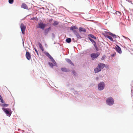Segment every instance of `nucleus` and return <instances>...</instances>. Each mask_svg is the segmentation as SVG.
<instances>
[{
	"mask_svg": "<svg viewBox=\"0 0 133 133\" xmlns=\"http://www.w3.org/2000/svg\"><path fill=\"white\" fill-rule=\"evenodd\" d=\"M102 34L106 37L109 38L111 41L113 42L114 41L113 40L112 38L109 35L111 36L114 38H116L117 37L115 35L113 34L111 32L107 31H104L102 33Z\"/></svg>",
	"mask_w": 133,
	"mask_h": 133,
	"instance_id": "1",
	"label": "nucleus"
},
{
	"mask_svg": "<svg viewBox=\"0 0 133 133\" xmlns=\"http://www.w3.org/2000/svg\"><path fill=\"white\" fill-rule=\"evenodd\" d=\"M2 109L7 116H11L12 112L10 109L3 108H2Z\"/></svg>",
	"mask_w": 133,
	"mask_h": 133,
	"instance_id": "2",
	"label": "nucleus"
},
{
	"mask_svg": "<svg viewBox=\"0 0 133 133\" xmlns=\"http://www.w3.org/2000/svg\"><path fill=\"white\" fill-rule=\"evenodd\" d=\"M114 101L111 97L108 98L106 100V102L107 104L109 105H111L114 103Z\"/></svg>",
	"mask_w": 133,
	"mask_h": 133,
	"instance_id": "3",
	"label": "nucleus"
},
{
	"mask_svg": "<svg viewBox=\"0 0 133 133\" xmlns=\"http://www.w3.org/2000/svg\"><path fill=\"white\" fill-rule=\"evenodd\" d=\"M104 87L105 85L103 82H101L98 84V89L99 90H103L104 89Z\"/></svg>",
	"mask_w": 133,
	"mask_h": 133,
	"instance_id": "4",
	"label": "nucleus"
},
{
	"mask_svg": "<svg viewBox=\"0 0 133 133\" xmlns=\"http://www.w3.org/2000/svg\"><path fill=\"white\" fill-rule=\"evenodd\" d=\"M100 54L99 52H97L96 54L92 53L91 54V56L92 58V59H94L97 58L99 55Z\"/></svg>",
	"mask_w": 133,
	"mask_h": 133,
	"instance_id": "5",
	"label": "nucleus"
},
{
	"mask_svg": "<svg viewBox=\"0 0 133 133\" xmlns=\"http://www.w3.org/2000/svg\"><path fill=\"white\" fill-rule=\"evenodd\" d=\"M20 28L22 33L23 34H24L25 33V31L26 28L24 24L22 23L20 26Z\"/></svg>",
	"mask_w": 133,
	"mask_h": 133,
	"instance_id": "6",
	"label": "nucleus"
},
{
	"mask_svg": "<svg viewBox=\"0 0 133 133\" xmlns=\"http://www.w3.org/2000/svg\"><path fill=\"white\" fill-rule=\"evenodd\" d=\"M38 28H40L42 29H44L45 26V24L42 23H38Z\"/></svg>",
	"mask_w": 133,
	"mask_h": 133,
	"instance_id": "7",
	"label": "nucleus"
},
{
	"mask_svg": "<svg viewBox=\"0 0 133 133\" xmlns=\"http://www.w3.org/2000/svg\"><path fill=\"white\" fill-rule=\"evenodd\" d=\"M116 47L115 49L116 51L119 54L122 53V51L120 48L117 45H116Z\"/></svg>",
	"mask_w": 133,
	"mask_h": 133,
	"instance_id": "8",
	"label": "nucleus"
},
{
	"mask_svg": "<svg viewBox=\"0 0 133 133\" xmlns=\"http://www.w3.org/2000/svg\"><path fill=\"white\" fill-rule=\"evenodd\" d=\"M25 56L26 58L29 60L31 59V55L29 52H27L26 53Z\"/></svg>",
	"mask_w": 133,
	"mask_h": 133,
	"instance_id": "9",
	"label": "nucleus"
},
{
	"mask_svg": "<svg viewBox=\"0 0 133 133\" xmlns=\"http://www.w3.org/2000/svg\"><path fill=\"white\" fill-rule=\"evenodd\" d=\"M98 66L99 67V68L101 69V70L105 66V65L103 63H99L98 65Z\"/></svg>",
	"mask_w": 133,
	"mask_h": 133,
	"instance_id": "10",
	"label": "nucleus"
},
{
	"mask_svg": "<svg viewBox=\"0 0 133 133\" xmlns=\"http://www.w3.org/2000/svg\"><path fill=\"white\" fill-rule=\"evenodd\" d=\"M101 70V69L99 68V67L97 66V67L94 69V71L95 73H96L99 72Z\"/></svg>",
	"mask_w": 133,
	"mask_h": 133,
	"instance_id": "11",
	"label": "nucleus"
},
{
	"mask_svg": "<svg viewBox=\"0 0 133 133\" xmlns=\"http://www.w3.org/2000/svg\"><path fill=\"white\" fill-rule=\"evenodd\" d=\"M21 8L26 9H27L28 8L27 5L24 3H23L22 4Z\"/></svg>",
	"mask_w": 133,
	"mask_h": 133,
	"instance_id": "12",
	"label": "nucleus"
},
{
	"mask_svg": "<svg viewBox=\"0 0 133 133\" xmlns=\"http://www.w3.org/2000/svg\"><path fill=\"white\" fill-rule=\"evenodd\" d=\"M70 29L72 30L74 32H76L74 30L78 29V28L76 26H73L70 27Z\"/></svg>",
	"mask_w": 133,
	"mask_h": 133,
	"instance_id": "13",
	"label": "nucleus"
},
{
	"mask_svg": "<svg viewBox=\"0 0 133 133\" xmlns=\"http://www.w3.org/2000/svg\"><path fill=\"white\" fill-rule=\"evenodd\" d=\"M61 70L62 71L66 72H69V69L65 68H61Z\"/></svg>",
	"mask_w": 133,
	"mask_h": 133,
	"instance_id": "14",
	"label": "nucleus"
},
{
	"mask_svg": "<svg viewBox=\"0 0 133 133\" xmlns=\"http://www.w3.org/2000/svg\"><path fill=\"white\" fill-rule=\"evenodd\" d=\"M79 30L80 32L83 31L84 32H85L86 31V30L84 28L82 27H79Z\"/></svg>",
	"mask_w": 133,
	"mask_h": 133,
	"instance_id": "15",
	"label": "nucleus"
},
{
	"mask_svg": "<svg viewBox=\"0 0 133 133\" xmlns=\"http://www.w3.org/2000/svg\"><path fill=\"white\" fill-rule=\"evenodd\" d=\"M74 34L76 35L77 38L78 39H80L81 38V37L79 35V34L77 32H75Z\"/></svg>",
	"mask_w": 133,
	"mask_h": 133,
	"instance_id": "16",
	"label": "nucleus"
},
{
	"mask_svg": "<svg viewBox=\"0 0 133 133\" xmlns=\"http://www.w3.org/2000/svg\"><path fill=\"white\" fill-rule=\"evenodd\" d=\"M66 62L68 63H69L71 65H74V64L71 61L70 59H66Z\"/></svg>",
	"mask_w": 133,
	"mask_h": 133,
	"instance_id": "17",
	"label": "nucleus"
},
{
	"mask_svg": "<svg viewBox=\"0 0 133 133\" xmlns=\"http://www.w3.org/2000/svg\"><path fill=\"white\" fill-rule=\"evenodd\" d=\"M38 44H39V48H40L41 49V50L42 51H44V49H43V47L42 45L40 43H39Z\"/></svg>",
	"mask_w": 133,
	"mask_h": 133,
	"instance_id": "18",
	"label": "nucleus"
},
{
	"mask_svg": "<svg viewBox=\"0 0 133 133\" xmlns=\"http://www.w3.org/2000/svg\"><path fill=\"white\" fill-rule=\"evenodd\" d=\"M66 42L68 43H70L71 42V39L70 38H68L66 39Z\"/></svg>",
	"mask_w": 133,
	"mask_h": 133,
	"instance_id": "19",
	"label": "nucleus"
},
{
	"mask_svg": "<svg viewBox=\"0 0 133 133\" xmlns=\"http://www.w3.org/2000/svg\"><path fill=\"white\" fill-rule=\"evenodd\" d=\"M46 55L50 59L52 57L48 53H46Z\"/></svg>",
	"mask_w": 133,
	"mask_h": 133,
	"instance_id": "20",
	"label": "nucleus"
},
{
	"mask_svg": "<svg viewBox=\"0 0 133 133\" xmlns=\"http://www.w3.org/2000/svg\"><path fill=\"white\" fill-rule=\"evenodd\" d=\"M0 99L1 100V102L2 103H4V102L2 99V98L1 95H0Z\"/></svg>",
	"mask_w": 133,
	"mask_h": 133,
	"instance_id": "21",
	"label": "nucleus"
},
{
	"mask_svg": "<svg viewBox=\"0 0 133 133\" xmlns=\"http://www.w3.org/2000/svg\"><path fill=\"white\" fill-rule=\"evenodd\" d=\"M58 24V23L57 22L55 21L53 23V25H57Z\"/></svg>",
	"mask_w": 133,
	"mask_h": 133,
	"instance_id": "22",
	"label": "nucleus"
},
{
	"mask_svg": "<svg viewBox=\"0 0 133 133\" xmlns=\"http://www.w3.org/2000/svg\"><path fill=\"white\" fill-rule=\"evenodd\" d=\"M90 36L91 37L94 39H96V37L93 35H90Z\"/></svg>",
	"mask_w": 133,
	"mask_h": 133,
	"instance_id": "23",
	"label": "nucleus"
},
{
	"mask_svg": "<svg viewBox=\"0 0 133 133\" xmlns=\"http://www.w3.org/2000/svg\"><path fill=\"white\" fill-rule=\"evenodd\" d=\"M50 29V28L49 27V28H48L47 29H45V32H48Z\"/></svg>",
	"mask_w": 133,
	"mask_h": 133,
	"instance_id": "24",
	"label": "nucleus"
},
{
	"mask_svg": "<svg viewBox=\"0 0 133 133\" xmlns=\"http://www.w3.org/2000/svg\"><path fill=\"white\" fill-rule=\"evenodd\" d=\"M116 14H117V15H118L119 16H120L121 15V13L120 12L117 11L116 12Z\"/></svg>",
	"mask_w": 133,
	"mask_h": 133,
	"instance_id": "25",
	"label": "nucleus"
},
{
	"mask_svg": "<svg viewBox=\"0 0 133 133\" xmlns=\"http://www.w3.org/2000/svg\"><path fill=\"white\" fill-rule=\"evenodd\" d=\"M9 2L10 4H12L14 2V0H9Z\"/></svg>",
	"mask_w": 133,
	"mask_h": 133,
	"instance_id": "26",
	"label": "nucleus"
},
{
	"mask_svg": "<svg viewBox=\"0 0 133 133\" xmlns=\"http://www.w3.org/2000/svg\"><path fill=\"white\" fill-rule=\"evenodd\" d=\"M106 58V56L105 55L103 56L101 58L102 60H104Z\"/></svg>",
	"mask_w": 133,
	"mask_h": 133,
	"instance_id": "27",
	"label": "nucleus"
},
{
	"mask_svg": "<svg viewBox=\"0 0 133 133\" xmlns=\"http://www.w3.org/2000/svg\"><path fill=\"white\" fill-rule=\"evenodd\" d=\"M94 46H95V48L96 50L97 51L98 50V48L97 47L96 45L95 44H94Z\"/></svg>",
	"mask_w": 133,
	"mask_h": 133,
	"instance_id": "28",
	"label": "nucleus"
},
{
	"mask_svg": "<svg viewBox=\"0 0 133 133\" xmlns=\"http://www.w3.org/2000/svg\"><path fill=\"white\" fill-rule=\"evenodd\" d=\"M49 64L52 67L53 66V65L52 63H49Z\"/></svg>",
	"mask_w": 133,
	"mask_h": 133,
	"instance_id": "29",
	"label": "nucleus"
},
{
	"mask_svg": "<svg viewBox=\"0 0 133 133\" xmlns=\"http://www.w3.org/2000/svg\"><path fill=\"white\" fill-rule=\"evenodd\" d=\"M89 40L91 42H94V43L95 44H96V43L93 40H92V39H91V38H89Z\"/></svg>",
	"mask_w": 133,
	"mask_h": 133,
	"instance_id": "30",
	"label": "nucleus"
},
{
	"mask_svg": "<svg viewBox=\"0 0 133 133\" xmlns=\"http://www.w3.org/2000/svg\"><path fill=\"white\" fill-rule=\"evenodd\" d=\"M50 59L54 63V62H55V61L52 57Z\"/></svg>",
	"mask_w": 133,
	"mask_h": 133,
	"instance_id": "31",
	"label": "nucleus"
},
{
	"mask_svg": "<svg viewBox=\"0 0 133 133\" xmlns=\"http://www.w3.org/2000/svg\"><path fill=\"white\" fill-rule=\"evenodd\" d=\"M8 106V104H3V106L4 107H7Z\"/></svg>",
	"mask_w": 133,
	"mask_h": 133,
	"instance_id": "32",
	"label": "nucleus"
},
{
	"mask_svg": "<svg viewBox=\"0 0 133 133\" xmlns=\"http://www.w3.org/2000/svg\"><path fill=\"white\" fill-rule=\"evenodd\" d=\"M34 49H35L36 52L37 53V55H38V53L37 50L35 48Z\"/></svg>",
	"mask_w": 133,
	"mask_h": 133,
	"instance_id": "33",
	"label": "nucleus"
},
{
	"mask_svg": "<svg viewBox=\"0 0 133 133\" xmlns=\"http://www.w3.org/2000/svg\"><path fill=\"white\" fill-rule=\"evenodd\" d=\"M72 73H73L74 75H75V71L74 70H72Z\"/></svg>",
	"mask_w": 133,
	"mask_h": 133,
	"instance_id": "34",
	"label": "nucleus"
},
{
	"mask_svg": "<svg viewBox=\"0 0 133 133\" xmlns=\"http://www.w3.org/2000/svg\"><path fill=\"white\" fill-rule=\"evenodd\" d=\"M31 19L32 20H34V18L33 17V18H31Z\"/></svg>",
	"mask_w": 133,
	"mask_h": 133,
	"instance_id": "35",
	"label": "nucleus"
}]
</instances>
